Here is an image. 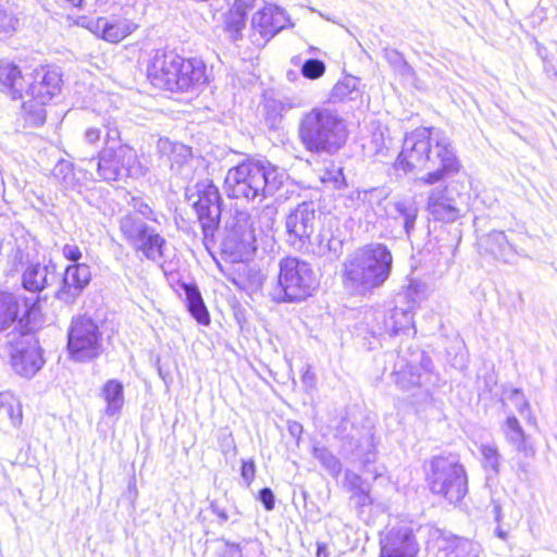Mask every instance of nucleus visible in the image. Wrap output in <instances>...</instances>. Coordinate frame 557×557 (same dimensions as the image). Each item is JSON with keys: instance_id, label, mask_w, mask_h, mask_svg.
<instances>
[{"instance_id": "f257e3e1", "label": "nucleus", "mask_w": 557, "mask_h": 557, "mask_svg": "<svg viewBox=\"0 0 557 557\" xmlns=\"http://www.w3.org/2000/svg\"><path fill=\"white\" fill-rule=\"evenodd\" d=\"M396 166L405 172H425L419 182L430 186L454 177L462 169L449 137L434 127L416 128L405 136Z\"/></svg>"}, {"instance_id": "f03ea898", "label": "nucleus", "mask_w": 557, "mask_h": 557, "mask_svg": "<svg viewBox=\"0 0 557 557\" xmlns=\"http://www.w3.org/2000/svg\"><path fill=\"white\" fill-rule=\"evenodd\" d=\"M393 255L381 243H371L349 253L343 263V284L354 294L366 295L388 280Z\"/></svg>"}, {"instance_id": "7ed1b4c3", "label": "nucleus", "mask_w": 557, "mask_h": 557, "mask_svg": "<svg viewBox=\"0 0 557 557\" xmlns=\"http://www.w3.org/2000/svg\"><path fill=\"white\" fill-rule=\"evenodd\" d=\"M285 178L286 173L269 161L246 160L227 171L224 188L230 198L260 202L272 197Z\"/></svg>"}, {"instance_id": "20e7f679", "label": "nucleus", "mask_w": 557, "mask_h": 557, "mask_svg": "<svg viewBox=\"0 0 557 557\" xmlns=\"http://www.w3.org/2000/svg\"><path fill=\"white\" fill-rule=\"evenodd\" d=\"M299 138L308 151L333 154L347 139L344 120L331 109L315 107L299 122Z\"/></svg>"}, {"instance_id": "39448f33", "label": "nucleus", "mask_w": 557, "mask_h": 557, "mask_svg": "<svg viewBox=\"0 0 557 557\" xmlns=\"http://www.w3.org/2000/svg\"><path fill=\"white\" fill-rule=\"evenodd\" d=\"M319 281L311 264L296 257L278 262L277 283L270 295L275 302H300L318 288Z\"/></svg>"}, {"instance_id": "423d86ee", "label": "nucleus", "mask_w": 557, "mask_h": 557, "mask_svg": "<svg viewBox=\"0 0 557 557\" xmlns=\"http://www.w3.org/2000/svg\"><path fill=\"white\" fill-rule=\"evenodd\" d=\"M426 482L433 494L456 504L468 493V478L465 467L456 455H438L429 461Z\"/></svg>"}, {"instance_id": "0eeeda50", "label": "nucleus", "mask_w": 557, "mask_h": 557, "mask_svg": "<svg viewBox=\"0 0 557 557\" xmlns=\"http://www.w3.org/2000/svg\"><path fill=\"white\" fill-rule=\"evenodd\" d=\"M2 346L10 358L13 371L30 379L44 367L42 349L33 334L22 332L16 326L3 335Z\"/></svg>"}, {"instance_id": "6e6552de", "label": "nucleus", "mask_w": 557, "mask_h": 557, "mask_svg": "<svg viewBox=\"0 0 557 557\" xmlns=\"http://www.w3.org/2000/svg\"><path fill=\"white\" fill-rule=\"evenodd\" d=\"M97 174L104 182H115L123 177H140L146 174L136 150L126 145L104 146L97 154Z\"/></svg>"}, {"instance_id": "1a4fd4ad", "label": "nucleus", "mask_w": 557, "mask_h": 557, "mask_svg": "<svg viewBox=\"0 0 557 557\" xmlns=\"http://www.w3.org/2000/svg\"><path fill=\"white\" fill-rule=\"evenodd\" d=\"M67 350L78 362L89 361L102 352V333L98 324L88 315H76L67 331Z\"/></svg>"}, {"instance_id": "9d476101", "label": "nucleus", "mask_w": 557, "mask_h": 557, "mask_svg": "<svg viewBox=\"0 0 557 557\" xmlns=\"http://www.w3.org/2000/svg\"><path fill=\"white\" fill-rule=\"evenodd\" d=\"M466 195L462 194L453 181L444 187H434L430 190L426 200V210L436 221L453 223L462 216L461 205Z\"/></svg>"}, {"instance_id": "9b49d317", "label": "nucleus", "mask_w": 557, "mask_h": 557, "mask_svg": "<svg viewBox=\"0 0 557 557\" xmlns=\"http://www.w3.org/2000/svg\"><path fill=\"white\" fill-rule=\"evenodd\" d=\"M196 190L198 200L195 202V210L207 239L213 236L220 220L221 196L218 187L208 178L198 182Z\"/></svg>"}, {"instance_id": "f8f14e48", "label": "nucleus", "mask_w": 557, "mask_h": 557, "mask_svg": "<svg viewBox=\"0 0 557 557\" xmlns=\"http://www.w3.org/2000/svg\"><path fill=\"white\" fill-rule=\"evenodd\" d=\"M317 211L313 202H301L286 216L287 240L296 250H302L310 243L315 228Z\"/></svg>"}, {"instance_id": "ddd939ff", "label": "nucleus", "mask_w": 557, "mask_h": 557, "mask_svg": "<svg viewBox=\"0 0 557 557\" xmlns=\"http://www.w3.org/2000/svg\"><path fill=\"white\" fill-rule=\"evenodd\" d=\"M256 222L247 211H236L227 227L224 246L237 253H249L257 249Z\"/></svg>"}, {"instance_id": "4468645a", "label": "nucleus", "mask_w": 557, "mask_h": 557, "mask_svg": "<svg viewBox=\"0 0 557 557\" xmlns=\"http://www.w3.org/2000/svg\"><path fill=\"white\" fill-rule=\"evenodd\" d=\"M61 89V75L55 70L45 66L34 70L25 94L44 106Z\"/></svg>"}, {"instance_id": "2eb2a0df", "label": "nucleus", "mask_w": 557, "mask_h": 557, "mask_svg": "<svg viewBox=\"0 0 557 557\" xmlns=\"http://www.w3.org/2000/svg\"><path fill=\"white\" fill-rule=\"evenodd\" d=\"M91 280L90 268L86 263H74L66 267L61 287L55 297L66 304L73 305L88 286Z\"/></svg>"}, {"instance_id": "dca6fc26", "label": "nucleus", "mask_w": 557, "mask_h": 557, "mask_svg": "<svg viewBox=\"0 0 557 557\" xmlns=\"http://www.w3.org/2000/svg\"><path fill=\"white\" fill-rule=\"evenodd\" d=\"M380 543V557H417L419 552L412 530L407 527L392 528Z\"/></svg>"}, {"instance_id": "f3484780", "label": "nucleus", "mask_w": 557, "mask_h": 557, "mask_svg": "<svg viewBox=\"0 0 557 557\" xmlns=\"http://www.w3.org/2000/svg\"><path fill=\"white\" fill-rule=\"evenodd\" d=\"M178 54L173 51L157 50L148 67L151 82L166 90H172L177 71Z\"/></svg>"}, {"instance_id": "a211bd4d", "label": "nucleus", "mask_w": 557, "mask_h": 557, "mask_svg": "<svg viewBox=\"0 0 557 557\" xmlns=\"http://www.w3.org/2000/svg\"><path fill=\"white\" fill-rule=\"evenodd\" d=\"M206 67L200 60L178 55L177 71L171 91H189L206 83Z\"/></svg>"}, {"instance_id": "6ab92c4d", "label": "nucleus", "mask_w": 557, "mask_h": 557, "mask_svg": "<svg viewBox=\"0 0 557 557\" xmlns=\"http://www.w3.org/2000/svg\"><path fill=\"white\" fill-rule=\"evenodd\" d=\"M288 22L285 11L276 5L269 4L258 11L251 20L252 29L265 41L282 30Z\"/></svg>"}, {"instance_id": "aec40b11", "label": "nucleus", "mask_w": 557, "mask_h": 557, "mask_svg": "<svg viewBox=\"0 0 557 557\" xmlns=\"http://www.w3.org/2000/svg\"><path fill=\"white\" fill-rule=\"evenodd\" d=\"M159 150L166 154L171 163V170L184 178L191 176V149L181 143H172L161 138L158 143Z\"/></svg>"}, {"instance_id": "412c9836", "label": "nucleus", "mask_w": 557, "mask_h": 557, "mask_svg": "<svg viewBox=\"0 0 557 557\" xmlns=\"http://www.w3.org/2000/svg\"><path fill=\"white\" fill-rule=\"evenodd\" d=\"M89 29L109 42H119L132 34L136 25L127 20L99 17L89 23Z\"/></svg>"}, {"instance_id": "4be33fe9", "label": "nucleus", "mask_w": 557, "mask_h": 557, "mask_svg": "<svg viewBox=\"0 0 557 557\" xmlns=\"http://www.w3.org/2000/svg\"><path fill=\"white\" fill-rule=\"evenodd\" d=\"M480 247L494 258L510 263L518 256V251L504 231L494 230L481 237Z\"/></svg>"}, {"instance_id": "5701e85b", "label": "nucleus", "mask_w": 557, "mask_h": 557, "mask_svg": "<svg viewBox=\"0 0 557 557\" xmlns=\"http://www.w3.org/2000/svg\"><path fill=\"white\" fill-rule=\"evenodd\" d=\"M54 272V264H28L22 274V286L27 292L38 294L55 278Z\"/></svg>"}, {"instance_id": "b1692460", "label": "nucleus", "mask_w": 557, "mask_h": 557, "mask_svg": "<svg viewBox=\"0 0 557 557\" xmlns=\"http://www.w3.org/2000/svg\"><path fill=\"white\" fill-rule=\"evenodd\" d=\"M0 86L13 100L23 98L24 78L15 64L0 61Z\"/></svg>"}, {"instance_id": "393cba45", "label": "nucleus", "mask_w": 557, "mask_h": 557, "mask_svg": "<svg viewBox=\"0 0 557 557\" xmlns=\"http://www.w3.org/2000/svg\"><path fill=\"white\" fill-rule=\"evenodd\" d=\"M140 237L132 247L140 251L148 260L160 262L164 257L165 239L150 226Z\"/></svg>"}, {"instance_id": "a878e982", "label": "nucleus", "mask_w": 557, "mask_h": 557, "mask_svg": "<svg viewBox=\"0 0 557 557\" xmlns=\"http://www.w3.org/2000/svg\"><path fill=\"white\" fill-rule=\"evenodd\" d=\"M21 297L0 290V333L5 332L17 321Z\"/></svg>"}, {"instance_id": "bb28decb", "label": "nucleus", "mask_w": 557, "mask_h": 557, "mask_svg": "<svg viewBox=\"0 0 557 557\" xmlns=\"http://www.w3.org/2000/svg\"><path fill=\"white\" fill-rule=\"evenodd\" d=\"M441 549L446 552V557H480L481 547L478 543L467 539L448 536L443 537Z\"/></svg>"}, {"instance_id": "cd10ccee", "label": "nucleus", "mask_w": 557, "mask_h": 557, "mask_svg": "<svg viewBox=\"0 0 557 557\" xmlns=\"http://www.w3.org/2000/svg\"><path fill=\"white\" fill-rule=\"evenodd\" d=\"M385 326L394 335H398L400 333H416L414 324H413V313L412 308H399L395 307L388 319L385 321Z\"/></svg>"}, {"instance_id": "c85d7f7f", "label": "nucleus", "mask_w": 557, "mask_h": 557, "mask_svg": "<svg viewBox=\"0 0 557 557\" xmlns=\"http://www.w3.org/2000/svg\"><path fill=\"white\" fill-rule=\"evenodd\" d=\"M392 216L395 220L401 219L404 230L408 237H410L412 231L416 226V221L418 218L419 209L414 200L412 199H403L395 201L393 203Z\"/></svg>"}, {"instance_id": "c756f323", "label": "nucleus", "mask_w": 557, "mask_h": 557, "mask_svg": "<svg viewBox=\"0 0 557 557\" xmlns=\"http://www.w3.org/2000/svg\"><path fill=\"white\" fill-rule=\"evenodd\" d=\"M119 226L123 238L131 246L138 242L149 227L140 218L132 213L123 215L120 219Z\"/></svg>"}, {"instance_id": "7c9ffc66", "label": "nucleus", "mask_w": 557, "mask_h": 557, "mask_svg": "<svg viewBox=\"0 0 557 557\" xmlns=\"http://www.w3.org/2000/svg\"><path fill=\"white\" fill-rule=\"evenodd\" d=\"M184 292L186 295L187 307L190 314L203 325L209 324L210 317L209 312L203 304L202 297L198 288L190 284H185Z\"/></svg>"}, {"instance_id": "2f4dec72", "label": "nucleus", "mask_w": 557, "mask_h": 557, "mask_svg": "<svg viewBox=\"0 0 557 557\" xmlns=\"http://www.w3.org/2000/svg\"><path fill=\"white\" fill-rule=\"evenodd\" d=\"M123 389V384L117 380H110L104 384L102 396L107 403V414L113 416L122 409L124 405Z\"/></svg>"}, {"instance_id": "473e14b6", "label": "nucleus", "mask_w": 557, "mask_h": 557, "mask_svg": "<svg viewBox=\"0 0 557 557\" xmlns=\"http://www.w3.org/2000/svg\"><path fill=\"white\" fill-rule=\"evenodd\" d=\"M481 465L486 473L487 480L496 479L500 472L502 456L495 444H482L479 447Z\"/></svg>"}, {"instance_id": "72a5a7b5", "label": "nucleus", "mask_w": 557, "mask_h": 557, "mask_svg": "<svg viewBox=\"0 0 557 557\" xmlns=\"http://www.w3.org/2000/svg\"><path fill=\"white\" fill-rule=\"evenodd\" d=\"M314 244L317 246L314 253L319 256L332 259L337 258L342 252V240L333 236L330 231L322 230L315 237Z\"/></svg>"}, {"instance_id": "f704fd0d", "label": "nucleus", "mask_w": 557, "mask_h": 557, "mask_svg": "<svg viewBox=\"0 0 557 557\" xmlns=\"http://www.w3.org/2000/svg\"><path fill=\"white\" fill-rule=\"evenodd\" d=\"M246 26V12L232 8L225 16V30L232 41H237L243 37V30Z\"/></svg>"}, {"instance_id": "c9c22d12", "label": "nucleus", "mask_w": 557, "mask_h": 557, "mask_svg": "<svg viewBox=\"0 0 557 557\" xmlns=\"http://www.w3.org/2000/svg\"><path fill=\"white\" fill-rule=\"evenodd\" d=\"M276 209L274 207L267 206L259 210L252 220L256 222L258 236H271L275 222H276Z\"/></svg>"}, {"instance_id": "e433bc0d", "label": "nucleus", "mask_w": 557, "mask_h": 557, "mask_svg": "<svg viewBox=\"0 0 557 557\" xmlns=\"http://www.w3.org/2000/svg\"><path fill=\"white\" fill-rule=\"evenodd\" d=\"M394 382L404 391L420 385L421 375L417 367L408 364L400 370L394 371Z\"/></svg>"}, {"instance_id": "4c0bfd02", "label": "nucleus", "mask_w": 557, "mask_h": 557, "mask_svg": "<svg viewBox=\"0 0 557 557\" xmlns=\"http://www.w3.org/2000/svg\"><path fill=\"white\" fill-rule=\"evenodd\" d=\"M357 82L355 77H347L335 84L331 92L333 101L352 100L358 96Z\"/></svg>"}, {"instance_id": "58836bf2", "label": "nucleus", "mask_w": 557, "mask_h": 557, "mask_svg": "<svg viewBox=\"0 0 557 557\" xmlns=\"http://www.w3.org/2000/svg\"><path fill=\"white\" fill-rule=\"evenodd\" d=\"M313 457L320 461L331 475L337 476L341 473L342 463L339 459L326 447H314Z\"/></svg>"}, {"instance_id": "ea45409f", "label": "nucleus", "mask_w": 557, "mask_h": 557, "mask_svg": "<svg viewBox=\"0 0 557 557\" xmlns=\"http://www.w3.org/2000/svg\"><path fill=\"white\" fill-rule=\"evenodd\" d=\"M504 433L507 442L511 445L516 442H521L522 438L527 436L518 419L513 416L506 419Z\"/></svg>"}, {"instance_id": "a19ab883", "label": "nucleus", "mask_w": 557, "mask_h": 557, "mask_svg": "<svg viewBox=\"0 0 557 557\" xmlns=\"http://www.w3.org/2000/svg\"><path fill=\"white\" fill-rule=\"evenodd\" d=\"M325 72V64L319 59H308L301 66V74L309 79H317Z\"/></svg>"}, {"instance_id": "79ce46f5", "label": "nucleus", "mask_w": 557, "mask_h": 557, "mask_svg": "<svg viewBox=\"0 0 557 557\" xmlns=\"http://www.w3.org/2000/svg\"><path fill=\"white\" fill-rule=\"evenodd\" d=\"M344 484L351 494H357L370 488V485L367 484L359 474L352 471H346Z\"/></svg>"}, {"instance_id": "37998d69", "label": "nucleus", "mask_w": 557, "mask_h": 557, "mask_svg": "<svg viewBox=\"0 0 557 557\" xmlns=\"http://www.w3.org/2000/svg\"><path fill=\"white\" fill-rule=\"evenodd\" d=\"M17 18L0 4V36L9 35L16 29Z\"/></svg>"}, {"instance_id": "c03bdc74", "label": "nucleus", "mask_w": 557, "mask_h": 557, "mask_svg": "<svg viewBox=\"0 0 557 557\" xmlns=\"http://www.w3.org/2000/svg\"><path fill=\"white\" fill-rule=\"evenodd\" d=\"M1 411L9 417L11 423L17 426L22 422V409L18 404L13 401L2 403Z\"/></svg>"}, {"instance_id": "a18cd8bd", "label": "nucleus", "mask_w": 557, "mask_h": 557, "mask_svg": "<svg viewBox=\"0 0 557 557\" xmlns=\"http://www.w3.org/2000/svg\"><path fill=\"white\" fill-rule=\"evenodd\" d=\"M391 139L385 140L382 132H375L372 135V144L374 145L375 154L386 157L389 150Z\"/></svg>"}, {"instance_id": "49530a36", "label": "nucleus", "mask_w": 557, "mask_h": 557, "mask_svg": "<svg viewBox=\"0 0 557 557\" xmlns=\"http://www.w3.org/2000/svg\"><path fill=\"white\" fill-rule=\"evenodd\" d=\"M512 445L516 447V450L522 454L527 459H533L536 455V449L528 436L523 437L521 442H516Z\"/></svg>"}, {"instance_id": "de8ad7c7", "label": "nucleus", "mask_w": 557, "mask_h": 557, "mask_svg": "<svg viewBox=\"0 0 557 557\" xmlns=\"http://www.w3.org/2000/svg\"><path fill=\"white\" fill-rule=\"evenodd\" d=\"M53 175L57 178H62L64 184H67L69 178L73 177L72 164L69 161L61 160L57 163L53 170Z\"/></svg>"}, {"instance_id": "09e8293b", "label": "nucleus", "mask_w": 557, "mask_h": 557, "mask_svg": "<svg viewBox=\"0 0 557 557\" xmlns=\"http://www.w3.org/2000/svg\"><path fill=\"white\" fill-rule=\"evenodd\" d=\"M351 502L357 507V509L362 512L364 507H369L372 504V497L370 496V488L357 494H351Z\"/></svg>"}, {"instance_id": "8fccbe9b", "label": "nucleus", "mask_w": 557, "mask_h": 557, "mask_svg": "<svg viewBox=\"0 0 557 557\" xmlns=\"http://www.w3.org/2000/svg\"><path fill=\"white\" fill-rule=\"evenodd\" d=\"M218 557H242V549L238 544L223 542L218 549Z\"/></svg>"}, {"instance_id": "3c124183", "label": "nucleus", "mask_w": 557, "mask_h": 557, "mask_svg": "<svg viewBox=\"0 0 557 557\" xmlns=\"http://www.w3.org/2000/svg\"><path fill=\"white\" fill-rule=\"evenodd\" d=\"M62 255L66 260L72 261L74 263H79L78 261L82 258V251L79 247L74 244L64 245L62 248Z\"/></svg>"}, {"instance_id": "603ef678", "label": "nucleus", "mask_w": 557, "mask_h": 557, "mask_svg": "<svg viewBox=\"0 0 557 557\" xmlns=\"http://www.w3.org/2000/svg\"><path fill=\"white\" fill-rule=\"evenodd\" d=\"M255 474H256L255 462L252 460L243 461L242 469H240V475H242V479L247 484V486H249L251 484V482L253 481Z\"/></svg>"}, {"instance_id": "864d4df0", "label": "nucleus", "mask_w": 557, "mask_h": 557, "mask_svg": "<svg viewBox=\"0 0 557 557\" xmlns=\"http://www.w3.org/2000/svg\"><path fill=\"white\" fill-rule=\"evenodd\" d=\"M107 132L104 137V146H117L120 145V131L115 125H106Z\"/></svg>"}, {"instance_id": "5fc2aeb1", "label": "nucleus", "mask_w": 557, "mask_h": 557, "mask_svg": "<svg viewBox=\"0 0 557 557\" xmlns=\"http://www.w3.org/2000/svg\"><path fill=\"white\" fill-rule=\"evenodd\" d=\"M259 500L267 510H273L275 506V497L271 488L264 487L259 492Z\"/></svg>"}, {"instance_id": "6e6d98bb", "label": "nucleus", "mask_w": 557, "mask_h": 557, "mask_svg": "<svg viewBox=\"0 0 557 557\" xmlns=\"http://www.w3.org/2000/svg\"><path fill=\"white\" fill-rule=\"evenodd\" d=\"M511 397L516 400V407L520 414H523L525 411H530V405L519 389H513Z\"/></svg>"}, {"instance_id": "4d7b16f0", "label": "nucleus", "mask_w": 557, "mask_h": 557, "mask_svg": "<svg viewBox=\"0 0 557 557\" xmlns=\"http://www.w3.org/2000/svg\"><path fill=\"white\" fill-rule=\"evenodd\" d=\"M133 208L136 212L145 216L146 219H150L156 221V218H153V211L152 209L144 201L134 199Z\"/></svg>"}, {"instance_id": "13d9d810", "label": "nucleus", "mask_w": 557, "mask_h": 557, "mask_svg": "<svg viewBox=\"0 0 557 557\" xmlns=\"http://www.w3.org/2000/svg\"><path fill=\"white\" fill-rule=\"evenodd\" d=\"M101 138V129L98 127H88L84 133V139L90 145L99 143Z\"/></svg>"}, {"instance_id": "bf43d9fd", "label": "nucleus", "mask_w": 557, "mask_h": 557, "mask_svg": "<svg viewBox=\"0 0 557 557\" xmlns=\"http://www.w3.org/2000/svg\"><path fill=\"white\" fill-rule=\"evenodd\" d=\"M258 2H263V0H235L233 7L246 12L248 9L257 7Z\"/></svg>"}, {"instance_id": "052dcab7", "label": "nucleus", "mask_w": 557, "mask_h": 557, "mask_svg": "<svg viewBox=\"0 0 557 557\" xmlns=\"http://www.w3.org/2000/svg\"><path fill=\"white\" fill-rule=\"evenodd\" d=\"M302 383L306 385V386H313L314 385V381H315V376H314V373L310 370V369H307L305 371V373L302 374Z\"/></svg>"}, {"instance_id": "680f3d73", "label": "nucleus", "mask_w": 557, "mask_h": 557, "mask_svg": "<svg viewBox=\"0 0 557 557\" xmlns=\"http://www.w3.org/2000/svg\"><path fill=\"white\" fill-rule=\"evenodd\" d=\"M420 364L425 372H431L433 369L432 360L424 355L421 357Z\"/></svg>"}, {"instance_id": "e2e57ef3", "label": "nucleus", "mask_w": 557, "mask_h": 557, "mask_svg": "<svg viewBox=\"0 0 557 557\" xmlns=\"http://www.w3.org/2000/svg\"><path fill=\"white\" fill-rule=\"evenodd\" d=\"M494 519L497 523H500L503 520V511L502 507L498 503H494L493 505Z\"/></svg>"}, {"instance_id": "0e129e2a", "label": "nucleus", "mask_w": 557, "mask_h": 557, "mask_svg": "<svg viewBox=\"0 0 557 557\" xmlns=\"http://www.w3.org/2000/svg\"><path fill=\"white\" fill-rule=\"evenodd\" d=\"M494 532L495 535L503 541H506L508 539V531L504 530L500 523H498Z\"/></svg>"}, {"instance_id": "69168bd1", "label": "nucleus", "mask_w": 557, "mask_h": 557, "mask_svg": "<svg viewBox=\"0 0 557 557\" xmlns=\"http://www.w3.org/2000/svg\"><path fill=\"white\" fill-rule=\"evenodd\" d=\"M37 300H38V297H32L29 299H24V308H25L24 312L28 313L29 310L36 305Z\"/></svg>"}, {"instance_id": "338daca9", "label": "nucleus", "mask_w": 557, "mask_h": 557, "mask_svg": "<svg viewBox=\"0 0 557 557\" xmlns=\"http://www.w3.org/2000/svg\"><path fill=\"white\" fill-rule=\"evenodd\" d=\"M213 512L218 515V517L221 519V522H225L228 519V516L225 512V510L220 509L215 506H213Z\"/></svg>"}, {"instance_id": "774afa93", "label": "nucleus", "mask_w": 557, "mask_h": 557, "mask_svg": "<svg viewBox=\"0 0 557 557\" xmlns=\"http://www.w3.org/2000/svg\"><path fill=\"white\" fill-rule=\"evenodd\" d=\"M317 557H327L326 547L324 545H318Z\"/></svg>"}]
</instances>
